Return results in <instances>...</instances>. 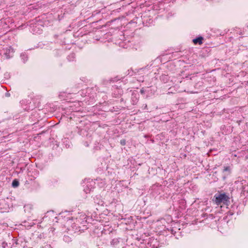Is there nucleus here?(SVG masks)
I'll list each match as a JSON object with an SVG mask.
<instances>
[{"label": "nucleus", "mask_w": 248, "mask_h": 248, "mask_svg": "<svg viewBox=\"0 0 248 248\" xmlns=\"http://www.w3.org/2000/svg\"><path fill=\"white\" fill-rule=\"evenodd\" d=\"M214 201L218 205L221 202L224 203L229 200V197L225 193H221L220 194H216L214 196Z\"/></svg>", "instance_id": "f257e3e1"}, {"label": "nucleus", "mask_w": 248, "mask_h": 248, "mask_svg": "<svg viewBox=\"0 0 248 248\" xmlns=\"http://www.w3.org/2000/svg\"><path fill=\"white\" fill-rule=\"evenodd\" d=\"M39 26L38 24H35V25H33L32 26H31V31L32 32L33 34L35 33H40L41 31L39 30L38 26Z\"/></svg>", "instance_id": "f03ea898"}, {"label": "nucleus", "mask_w": 248, "mask_h": 248, "mask_svg": "<svg viewBox=\"0 0 248 248\" xmlns=\"http://www.w3.org/2000/svg\"><path fill=\"white\" fill-rule=\"evenodd\" d=\"M97 184L100 187H103L106 184V181L105 179L97 178L96 179Z\"/></svg>", "instance_id": "7ed1b4c3"}, {"label": "nucleus", "mask_w": 248, "mask_h": 248, "mask_svg": "<svg viewBox=\"0 0 248 248\" xmlns=\"http://www.w3.org/2000/svg\"><path fill=\"white\" fill-rule=\"evenodd\" d=\"M88 217L85 214H81L79 217L78 219V221L80 222L81 223L84 224V223H86L87 222Z\"/></svg>", "instance_id": "20e7f679"}, {"label": "nucleus", "mask_w": 248, "mask_h": 248, "mask_svg": "<svg viewBox=\"0 0 248 248\" xmlns=\"http://www.w3.org/2000/svg\"><path fill=\"white\" fill-rule=\"evenodd\" d=\"M203 40V38L202 36L198 37L193 40V42L195 44H199L201 45L202 44V40Z\"/></svg>", "instance_id": "39448f33"}, {"label": "nucleus", "mask_w": 248, "mask_h": 248, "mask_svg": "<svg viewBox=\"0 0 248 248\" xmlns=\"http://www.w3.org/2000/svg\"><path fill=\"white\" fill-rule=\"evenodd\" d=\"M93 187L92 186V184L88 183L86 186V187L84 188V190L86 193H90Z\"/></svg>", "instance_id": "423d86ee"}, {"label": "nucleus", "mask_w": 248, "mask_h": 248, "mask_svg": "<svg viewBox=\"0 0 248 248\" xmlns=\"http://www.w3.org/2000/svg\"><path fill=\"white\" fill-rule=\"evenodd\" d=\"M20 58L23 63H25L28 60V55L25 52L22 53L20 54Z\"/></svg>", "instance_id": "0eeeda50"}, {"label": "nucleus", "mask_w": 248, "mask_h": 248, "mask_svg": "<svg viewBox=\"0 0 248 248\" xmlns=\"http://www.w3.org/2000/svg\"><path fill=\"white\" fill-rule=\"evenodd\" d=\"M75 54L74 53H70L67 57V59L69 62H73L75 59Z\"/></svg>", "instance_id": "6e6552de"}, {"label": "nucleus", "mask_w": 248, "mask_h": 248, "mask_svg": "<svg viewBox=\"0 0 248 248\" xmlns=\"http://www.w3.org/2000/svg\"><path fill=\"white\" fill-rule=\"evenodd\" d=\"M144 68H141L138 70H137L136 69V71H134L133 70H132V69H131L130 70H129L128 71V73L127 74L128 75H129L130 76H132L134 74H136L137 72H139L140 71V70H143V69H144Z\"/></svg>", "instance_id": "1a4fd4ad"}, {"label": "nucleus", "mask_w": 248, "mask_h": 248, "mask_svg": "<svg viewBox=\"0 0 248 248\" xmlns=\"http://www.w3.org/2000/svg\"><path fill=\"white\" fill-rule=\"evenodd\" d=\"M69 95V93H67L65 92H61L60 93L59 96L63 100H66V98L68 97V95Z\"/></svg>", "instance_id": "9d476101"}, {"label": "nucleus", "mask_w": 248, "mask_h": 248, "mask_svg": "<svg viewBox=\"0 0 248 248\" xmlns=\"http://www.w3.org/2000/svg\"><path fill=\"white\" fill-rule=\"evenodd\" d=\"M119 243V238H114L111 241V245L112 246L117 245Z\"/></svg>", "instance_id": "9b49d317"}, {"label": "nucleus", "mask_w": 248, "mask_h": 248, "mask_svg": "<svg viewBox=\"0 0 248 248\" xmlns=\"http://www.w3.org/2000/svg\"><path fill=\"white\" fill-rule=\"evenodd\" d=\"M157 243V241L156 240L153 239L152 242L148 243V244H150V247H152L151 248H158L157 247L155 246V243Z\"/></svg>", "instance_id": "f8f14e48"}, {"label": "nucleus", "mask_w": 248, "mask_h": 248, "mask_svg": "<svg viewBox=\"0 0 248 248\" xmlns=\"http://www.w3.org/2000/svg\"><path fill=\"white\" fill-rule=\"evenodd\" d=\"M19 183L18 181L16 179L14 180L12 183V186L13 187H16L19 186Z\"/></svg>", "instance_id": "ddd939ff"}, {"label": "nucleus", "mask_w": 248, "mask_h": 248, "mask_svg": "<svg viewBox=\"0 0 248 248\" xmlns=\"http://www.w3.org/2000/svg\"><path fill=\"white\" fill-rule=\"evenodd\" d=\"M63 240L66 243H69L71 241V238L68 235H64L63 237Z\"/></svg>", "instance_id": "4468645a"}, {"label": "nucleus", "mask_w": 248, "mask_h": 248, "mask_svg": "<svg viewBox=\"0 0 248 248\" xmlns=\"http://www.w3.org/2000/svg\"><path fill=\"white\" fill-rule=\"evenodd\" d=\"M13 245L16 244V245H17L19 244V242H22V240L20 238H18L17 239H13Z\"/></svg>", "instance_id": "2eb2a0df"}, {"label": "nucleus", "mask_w": 248, "mask_h": 248, "mask_svg": "<svg viewBox=\"0 0 248 248\" xmlns=\"http://www.w3.org/2000/svg\"><path fill=\"white\" fill-rule=\"evenodd\" d=\"M119 80V78H118V77H115L114 78H110L109 79V81L110 83H111V82H116V81H117Z\"/></svg>", "instance_id": "dca6fc26"}, {"label": "nucleus", "mask_w": 248, "mask_h": 248, "mask_svg": "<svg viewBox=\"0 0 248 248\" xmlns=\"http://www.w3.org/2000/svg\"><path fill=\"white\" fill-rule=\"evenodd\" d=\"M223 172L228 171L229 173L230 172V168L229 166H226L224 167V169L223 170Z\"/></svg>", "instance_id": "f3484780"}, {"label": "nucleus", "mask_w": 248, "mask_h": 248, "mask_svg": "<svg viewBox=\"0 0 248 248\" xmlns=\"http://www.w3.org/2000/svg\"><path fill=\"white\" fill-rule=\"evenodd\" d=\"M41 248H52L50 245L47 244H44L43 246H42Z\"/></svg>", "instance_id": "a211bd4d"}, {"label": "nucleus", "mask_w": 248, "mask_h": 248, "mask_svg": "<svg viewBox=\"0 0 248 248\" xmlns=\"http://www.w3.org/2000/svg\"><path fill=\"white\" fill-rule=\"evenodd\" d=\"M138 17H135L134 18H133L132 20H131L130 22H129V23L131 24V23H137V20L138 19Z\"/></svg>", "instance_id": "6ab92c4d"}, {"label": "nucleus", "mask_w": 248, "mask_h": 248, "mask_svg": "<svg viewBox=\"0 0 248 248\" xmlns=\"http://www.w3.org/2000/svg\"><path fill=\"white\" fill-rule=\"evenodd\" d=\"M120 143L122 145H125L126 144V140L125 139H122L120 140Z\"/></svg>", "instance_id": "aec40b11"}, {"label": "nucleus", "mask_w": 248, "mask_h": 248, "mask_svg": "<svg viewBox=\"0 0 248 248\" xmlns=\"http://www.w3.org/2000/svg\"><path fill=\"white\" fill-rule=\"evenodd\" d=\"M2 246L3 248H6V247H9L10 248H11V246L8 247L7 243L5 242L2 243Z\"/></svg>", "instance_id": "412c9836"}, {"label": "nucleus", "mask_w": 248, "mask_h": 248, "mask_svg": "<svg viewBox=\"0 0 248 248\" xmlns=\"http://www.w3.org/2000/svg\"><path fill=\"white\" fill-rule=\"evenodd\" d=\"M4 78L8 79L10 78L9 74L7 72L5 73L4 75Z\"/></svg>", "instance_id": "4be33fe9"}, {"label": "nucleus", "mask_w": 248, "mask_h": 248, "mask_svg": "<svg viewBox=\"0 0 248 248\" xmlns=\"http://www.w3.org/2000/svg\"><path fill=\"white\" fill-rule=\"evenodd\" d=\"M134 98H135V96L132 97V100L133 101V105L136 104L137 103V98H135V99H134Z\"/></svg>", "instance_id": "5701e85b"}, {"label": "nucleus", "mask_w": 248, "mask_h": 248, "mask_svg": "<svg viewBox=\"0 0 248 248\" xmlns=\"http://www.w3.org/2000/svg\"><path fill=\"white\" fill-rule=\"evenodd\" d=\"M138 80L140 82H143V77H140L139 79H138Z\"/></svg>", "instance_id": "b1692460"}, {"label": "nucleus", "mask_w": 248, "mask_h": 248, "mask_svg": "<svg viewBox=\"0 0 248 248\" xmlns=\"http://www.w3.org/2000/svg\"><path fill=\"white\" fill-rule=\"evenodd\" d=\"M172 90V88H170L169 89V91H168V94L169 93H173L172 92V91L171 90Z\"/></svg>", "instance_id": "393cba45"}, {"label": "nucleus", "mask_w": 248, "mask_h": 248, "mask_svg": "<svg viewBox=\"0 0 248 248\" xmlns=\"http://www.w3.org/2000/svg\"><path fill=\"white\" fill-rule=\"evenodd\" d=\"M140 92L141 94H143L145 92L144 89L143 88L141 89L140 91Z\"/></svg>", "instance_id": "a878e982"}, {"label": "nucleus", "mask_w": 248, "mask_h": 248, "mask_svg": "<svg viewBox=\"0 0 248 248\" xmlns=\"http://www.w3.org/2000/svg\"><path fill=\"white\" fill-rule=\"evenodd\" d=\"M83 132V130L81 129L80 131H78V133H79V135H82Z\"/></svg>", "instance_id": "bb28decb"}, {"label": "nucleus", "mask_w": 248, "mask_h": 248, "mask_svg": "<svg viewBox=\"0 0 248 248\" xmlns=\"http://www.w3.org/2000/svg\"><path fill=\"white\" fill-rule=\"evenodd\" d=\"M10 96V94L9 93H5V96L6 97H9Z\"/></svg>", "instance_id": "cd10ccee"}, {"label": "nucleus", "mask_w": 248, "mask_h": 248, "mask_svg": "<svg viewBox=\"0 0 248 248\" xmlns=\"http://www.w3.org/2000/svg\"><path fill=\"white\" fill-rule=\"evenodd\" d=\"M162 78H165L166 80H168V76L167 75H165V76H162Z\"/></svg>", "instance_id": "c85d7f7f"}, {"label": "nucleus", "mask_w": 248, "mask_h": 248, "mask_svg": "<svg viewBox=\"0 0 248 248\" xmlns=\"http://www.w3.org/2000/svg\"><path fill=\"white\" fill-rule=\"evenodd\" d=\"M84 145L86 147H88L89 146V144H88V142H87V141L85 142Z\"/></svg>", "instance_id": "c756f323"}, {"label": "nucleus", "mask_w": 248, "mask_h": 248, "mask_svg": "<svg viewBox=\"0 0 248 248\" xmlns=\"http://www.w3.org/2000/svg\"><path fill=\"white\" fill-rule=\"evenodd\" d=\"M24 109H25V110H30L31 108H25Z\"/></svg>", "instance_id": "7c9ffc66"}, {"label": "nucleus", "mask_w": 248, "mask_h": 248, "mask_svg": "<svg viewBox=\"0 0 248 248\" xmlns=\"http://www.w3.org/2000/svg\"><path fill=\"white\" fill-rule=\"evenodd\" d=\"M147 105H145V107H144V110H145V109H146V108H147Z\"/></svg>", "instance_id": "2f4dec72"}, {"label": "nucleus", "mask_w": 248, "mask_h": 248, "mask_svg": "<svg viewBox=\"0 0 248 248\" xmlns=\"http://www.w3.org/2000/svg\"><path fill=\"white\" fill-rule=\"evenodd\" d=\"M91 90V89H88L87 90V92L88 91H90Z\"/></svg>", "instance_id": "473e14b6"}, {"label": "nucleus", "mask_w": 248, "mask_h": 248, "mask_svg": "<svg viewBox=\"0 0 248 248\" xmlns=\"http://www.w3.org/2000/svg\"><path fill=\"white\" fill-rule=\"evenodd\" d=\"M83 248H87L85 246H84Z\"/></svg>", "instance_id": "72a5a7b5"}]
</instances>
